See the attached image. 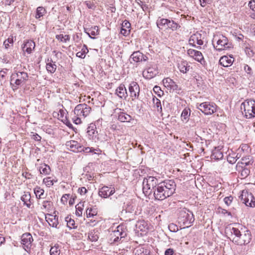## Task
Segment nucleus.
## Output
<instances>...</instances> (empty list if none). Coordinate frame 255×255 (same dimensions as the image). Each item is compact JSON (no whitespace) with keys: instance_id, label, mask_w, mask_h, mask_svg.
Listing matches in <instances>:
<instances>
[{"instance_id":"obj_28","label":"nucleus","mask_w":255,"mask_h":255,"mask_svg":"<svg viewBox=\"0 0 255 255\" xmlns=\"http://www.w3.org/2000/svg\"><path fill=\"white\" fill-rule=\"evenodd\" d=\"M178 68L183 73H186L190 69V66L186 61H181L178 64Z\"/></svg>"},{"instance_id":"obj_62","label":"nucleus","mask_w":255,"mask_h":255,"mask_svg":"<svg viewBox=\"0 0 255 255\" xmlns=\"http://www.w3.org/2000/svg\"><path fill=\"white\" fill-rule=\"evenodd\" d=\"M81 116H77L75 115L72 118L73 122L76 125H78L81 123Z\"/></svg>"},{"instance_id":"obj_16","label":"nucleus","mask_w":255,"mask_h":255,"mask_svg":"<svg viewBox=\"0 0 255 255\" xmlns=\"http://www.w3.org/2000/svg\"><path fill=\"white\" fill-rule=\"evenodd\" d=\"M158 73L157 66L154 65L144 70L142 72V75L145 79H151L154 77Z\"/></svg>"},{"instance_id":"obj_40","label":"nucleus","mask_w":255,"mask_h":255,"mask_svg":"<svg viewBox=\"0 0 255 255\" xmlns=\"http://www.w3.org/2000/svg\"><path fill=\"white\" fill-rule=\"evenodd\" d=\"M89 52L87 46L86 45H84L83 46L81 51L78 52L76 53L77 57H78L81 58H84L86 56V54H87Z\"/></svg>"},{"instance_id":"obj_1","label":"nucleus","mask_w":255,"mask_h":255,"mask_svg":"<svg viewBox=\"0 0 255 255\" xmlns=\"http://www.w3.org/2000/svg\"><path fill=\"white\" fill-rule=\"evenodd\" d=\"M225 233L227 237L238 245H245L250 243L252 239L251 232L249 230L241 232L238 228L229 226L225 229Z\"/></svg>"},{"instance_id":"obj_8","label":"nucleus","mask_w":255,"mask_h":255,"mask_svg":"<svg viewBox=\"0 0 255 255\" xmlns=\"http://www.w3.org/2000/svg\"><path fill=\"white\" fill-rule=\"evenodd\" d=\"M196 108L206 115H210L216 112V105L214 103L205 102L197 103Z\"/></svg>"},{"instance_id":"obj_11","label":"nucleus","mask_w":255,"mask_h":255,"mask_svg":"<svg viewBox=\"0 0 255 255\" xmlns=\"http://www.w3.org/2000/svg\"><path fill=\"white\" fill-rule=\"evenodd\" d=\"M240 198L241 201L246 206L251 207L255 206V198L251 193L248 191H243Z\"/></svg>"},{"instance_id":"obj_9","label":"nucleus","mask_w":255,"mask_h":255,"mask_svg":"<svg viewBox=\"0 0 255 255\" xmlns=\"http://www.w3.org/2000/svg\"><path fill=\"white\" fill-rule=\"evenodd\" d=\"M159 184H160L163 192H164L167 198L171 196L175 193L176 184L174 180H164V181L160 182Z\"/></svg>"},{"instance_id":"obj_17","label":"nucleus","mask_w":255,"mask_h":255,"mask_svg":"<svg viewBox=\"0 0 255 255\" xmlns=\"http://www.w3.org/2000/svg\"><path fill=\"white\" fill-rule=\"evenodd\" d=\"M152 194H153L155 200L161 201L167 198L164 192H163L160 184H158L157 186L154 188Z\"/></svg>"},{"instance_id":"obj_64","label":"nucleus","mask_w":255,"mask_h":255,"mask_svg":"<svg viewBox=\"0 0 255 255\" xmlns=\"http://www.w3.org/2000/svg\"><path fill=\"white\" fill-rule=\"evenodd\" d=\"M249 6L250 7V9L252 10L253 11H255V0H252L249 1Z\"/></svg>"},{"instance_id":"obj_44","label":"nucleus","mask_w":255,"mask_h":255,"mask_svg":"<svg viewBox=\"0 0 255 255\" xmlns=\"http://www.w3.org/2000/svg\"><path fill=\"white\" fill-rule=\"evenodd\" d=\"M152 101L154 108H156L158 111L161 112L162 108L160 101L155 97L153 98Z\"/></svg>"},{"instance_id":"obj_23","label":"nucleus","mask_w":255,"mask_h":255,"mask_svg":"<svg viewBox=\"0 0 255 255\" xmlns=\"http://www.w3.org/2000/svg\"><path fill=\"white\" fill-rule=\"evenodd\" d=\"M66 145L67 147H69L73 152H81V145L77 141L70 140L67 141L66 143Z\"/></svg>"},{"instance_id":"obj_14","label":"nucleus","mask_w":255,"mask_h":255,"mask_svg":"<svg viewBox=\"0 0 255 255\" xmlns=\"http://www.w3.org/2000/svg\"><path fill=\"white\" fill-rule=\"evenodd\" d=\"M115 192V189L114 187L104 186L102 188H99L98 194L102 198H107L114 194Z\"/></svg>"},{"instance_id":"obj_5","label":"nucleus","mask_w":255,"mask_h":255,"mask_svg":"<svg viewBox=\"0 0 255 255\" xmlns=\"http://www.w3.org/2000/svg\"><path fill=\"white\" fill-rule=\"evenodd\" d=\"M127 232L123 226H118L117 230L112 232L110 235L109 242L111 244H116L123 241L127 236Z\"/></svg>"},{"instance_id":"obj_55","label":"nucleus","mask_w":255,"mask_h":255,"mask_svg":"<svg viewBox=\"0 0 255 255\" xmlns=\"http://www.w3.org/2000/svg\"><path fill=\"white\" fill-rule=\"evenodd\" d=\"M169 230L172 232H176L178 231L177 226L173 223L170 224L168 226Z\"/></svg>"},{"instance_id":"obj_49","label":"nucleus","mask_w":255,"mask_h":255,"mask_svg":"<svg viewBox=\"0 0 255 255\" xmlns=\"http://www.w3.org/2000/svg\"><path fill=\"white\" fill-rule=\"evenodd\" d=\"M81 148H82L81 152L83 151L86 153H90V152H94L95 150H96V151L99 150V149H95L93 147H85L83 146H81Z\"/></svg>"},{"instance_id":"obj_42","label":"nucleus","mask_w":255,"mask_h":255,"mask_svg":"<svg viewBox=\"0 0 255 255\" xmlns=\"http://www.w3.org/2000/svg\"><path fill=\"white\" fill-rule=\"evenodd\" d=\"M50 167L44 164L40 166L39 168V171L41 174H43L45 175L49 174L50 172Z\"/></svg>"},{"instance_id":"obj_57","label":"nucleus","mask_w":255,"mask_h":255,"mask_svg":"<svg viewBox=\"0 0 255 255\" xmlns=\"http://www.w3.org/2000/svg\"><path fill=\"white\" fill-rule=\"evenodd\" d=\"M153 91L159 96H161V95L163 94V92L161 90L160 88L157 86L154 87Z\"/></svg>"},{"instance_id":"obj_53","label":"nucleus","mask_w":255,"mask_h":255,"mask_svg":"<svg viewBox=\"0 0 255 255\" xmlns=\"http://www.w3.org/2000/svg\"><path fill=\"white\" fill-rule=\"evenodd\" d=\"M81 203L78 204L76 206V216L80 217L82 216L83 208L81 207Z\"/></svg>"},{"instance_id":"obj_41","label":"nucleus","mask_w":255,"mask_h":255,"mask_svg":"<svg viewBox=\"0 0 255 255\" xmlns=\"http://www.w3.org/2000/svg\"><path fill=\"white\" fill-rule=\"evenodd\" d=\"M46 10L42 6H39L36 9L35 18L38 19L43 16L45 13Z\"/></svg>"},{"instance_id":"obj_35","label":"nucleus","mask_w":255,"mask_h":255,"mask_svg":"<svg viewBox=\"0 0 255 255\" xmlns=\"http://www.w3.org/2000/svg\"><path fill=\"white\" fill-rule=\"evenodd\" d=\"M134 255H151L150 251L145 248L139 247L137 248L135 252Z\"/></svg>"},{"instance_id":"obj_50","label":"nucleus","mask_w":255,"mask_h":255,"mask_svg":"<svg viewBox=\"0 0 255 255\" xmlns=\"http://www.w3.org/2000/svg\"><path fill=\"white\" fill-rule=\"evenodd\" d=\"M241 167L243 168L241 171V175L244 177H247L250 173V170L245 166H242Z\"/></svg>"},{"instance_id":"obj_36","label":"nucleus","mask_w":255,"mask_h":255,"mask_svg":"<svg viewBox=\"0 0 255 255\" xmlns=\"http://www.w3.org/2000/svg\"><path fill=\"white\" fill-rule=\"evenodd\" d=\"M48 63L46 64L47 70L51 73H54L57 68L56 65L53 62L51 59L50 60L48 59Z\"/></svg>"},{"instance_id":"obj_39","label":"nucleus","mask_w":255,"mask_h":255,"mask_svg":"<svg viewBox=\"0 0 255 255\" xmlns=\"http://www.w3.org/2000/svg\"><path fill=\"white\" fill-rule=\"evenodd\" d=\"M34 193L37 198H43L44 190L39 186H36L34 189Z\"/></svg>"},{"instance_id":"obj_4","label":"nucleus","mask_w":255,"mask_h":255,"mask_svg":"<svg viewBox=\"0 0 255 255\" xmlns=\"http://www.w3.org/2000/svg\"><path fill=\"white\" fill-rule=\"evenodd\" d=\"M158 180L154 176H147L142 182V190L145 195H150L159 184Z\"/></svg>"},{"instance_id":"obj_59","label":"nucleus","mask_w":255,"mask_h":255,"mask_svg":"<svg viewBox=\"0 0 255 255\" xmlns=\"http://www.w3.org/2000/svg\"><path fill=\"white\" fill-rule=\"evenodd\" d=\"M86 214L87 217H94L96 215V212L93 211V209H87L86 211Z\"/></svg>"},{"instance_id":"obj_29","label":"nucleus","mask_w":255,"mask_h":255,"mask_svg":"<svg viewBox=\"0 0 255 255\" xmlns=\"http://www.w3.org/2000/svg\"><path fill=\"white\" fill-rule=\"evenodd\" d=\"M31 196L29 192L24 193L21 196V200L24 203V205H26L28 208H30L31 206Z\"/></svg>"},{"instance_id":"obj_12","label":"nucleus","mask_w":255,"mask_h":255,"mask_svg":"<svg viewBox=\"0 0 255 255\" xmlns=\"http://www.w3.org/2000/svg\"><path fill=\"white\" fill-rule=\"evenodd\" d=\"M129 96L131 98L132 100L138 99L140 88L137 82L132 81L128 85V87Z\"/></svg>"},{"instance_id":"obj_21","label":"nucleus","mask_w":255,"mask_h":255,"mask_svg":"<svg viewBox=\"0 0 255 255\" xmlns=\"http://www.w3.org/2000/svg\"><path fill=\"white\" fill-rule=\"evenodd\" d=\"M201 34L199 33L192 35L189 40V44L194 47H196L195 43L199 45H203V41L201 39Z\"/></svg>"},{"instance_id":"obj_27","label":"nucleus","mask_w":255,"mask_h":255,"mask_svg":"<svg viewBox=\"0 0 255 255\" xmlns=\"http://www.w3.org/2000/svg\"><path fill=\"white\" fill-rule=\"evenodd\" d=\"M46 221L48 223L50 226L58 228V217L56 216H53L50 214L48 215V217H46Z\"/></svg>"},{"instance_id":"obj_26","label":"nucleus","mask_w":255,"mask_h":255,"mask_svg":"<svg viewBox=\"0 0 255 255\" xmlns=\"http://www.w3.org/2000/svg\"><path fill=\"white\" fill-rule=\"evenodd\" d=\"M87 133L89 137L93 140L97 138L98 131L95 125H91L87 128Z\"/></svg>"},{"instance_id":"obj_54","label":"nucleus","mask_w":255,"mask_h":255,"mask_svg":"<svg viewBox=\"0 0 255 255\" xmlns=\"http://www.w3.org/2000/svg\"><path fill=\"white\" fill-rule=\"evenodd\" d=\"M84 3L86 5V6L88 7L89 9H95L96 7V5L93 2H92L91 1H85L84 2Z\"/></svg>"},{"instance_id":"obj_48","label":"nucleus","mask_w":255,"mask_h":255,"mask_svg":"<svg viewBox=\"0 0 255 255\" xmlns=\"http://www.w3.org/2000/svg\"><path fill=\"white\" fill-rule=\"evenodd\" d=\"M237 156H235V154L234 153L232 155H229L227 157V161L231 164L235 163L237 161Z\"/></svg>"},{"instance_id":"obj_45","label":"nucleus","mask_w":255,"mask_h":255,"mask_svg":"<svg viewBox=\"0 0 255 255\" xmlns=\"http://www.w3.org/2000/svg\"><path fill=\"white\" fill-rule=\"evenodd\" d=\"M50 255H60V250L58 246L55 245L52 247L50 250Z\"/></svg>"},{"instance_id":"obj_20","label":"nucleus","mask_w":255,"mask_h":255,"mask_svg":"<svg viewBox=\"0 0 255 255\" xmlns=\"http://www.w3.org/2000/svg\"><path fill=\"white\" fill-rule=\"evenodd\" d=\"M115 94L117 95L120 99L126 100L128 96L127 89L123 84H121L117 88L115 92Z\"/></svg>"},{"instance_id":"obj_22","label":"nucleus","mask_w":255,"mask_h":255,"mask_svg":"<svg viewBox=\"0 0 255 255\" xmlns=\"http://www.w3.org/2000/svg\"><path fill=\"white\" fill-rule=\"evenodd\" d=\"M35 42L33 40H28L24 43L22 46V48L24 52L30 54L35 48Z\"/></svg>"},{"instance_id":"obj_3","label":"nucleus","mask_w":255,"mask_h":255,"mask_svg":"<svg viewBox=\"0 0 255 255\" xmlns=\"http://www.w3.org/2000/svg\"><path fill=\"white\" fill-rule=\"evenodd\" d=\"M28 74L24 72L13 73L11 76L10 85L13 91L24 85L28 80Z\"/></svg>"},{"instance_id":"obj_33","label":"nucleus","mask_w":255,"mask_h":255,"mask_svg":"<svg viewBox=\"0 0 255 255\" xmlns=\"http://www.w3.org/2000/svg\"><path fill=\"white\" fill-rule=\"evenodd\" d=\"M180 27V25L172 19H168L167 29H170L172 31L177 30Z\"/></svg>"},{"instance_id":"obj_30","label":"nucleus","mask_w":255,"mask_h":255,"mask_svg":"<svg viewBox=\"0 0 255 255\" xmlns=\"http://www.w3.org/2000/svg\"><path fill=\"white\" fill-rule=\"evenodd\" d=\"M118 120L121 122H129L132 120V117L124 112H120L118 115Z\"/></svg>"},{"instance_id":"obj_34","label":"nucleus","mask_w":255,"mask_h":255,"mask_svg":"<svg viewBox=\"0 0 255 255\" xmlns=\"http://www.w3.org/2000/svg\"><path fill=\"white\" fill-rule=\"evenodd\" d=\"M169 19L167 18H160L157 20L156 24L160 29L166 28L168 24Z\"/></svg>"},{"instance_id":"obj_18","label":"nucleus","mask_w":255,"mask_h":255,"mask_svg":"<svg viewBox=\"0 0 255 255\" xmlns=\"http://www.w3.org/2000/svg\"><path fill=\"white\" fill-rule=\"evenodd\" d=\"M130 59H132L134 62L137 63L147 61L148 57L139 51H136L133 52L130 55Z\"/></svg>"},{"instance_id":"obj_24","label":"nucleus","mask_w":255,"mask_h":255,"mask_svg":"<svg viewBox=\"0 0 255 255\" xmlns=\"http://www.w3.org/2000/svg\"><path fill=\"white\" fill-rule=\"evenodd\" d=\"M234 60V58L233 56H230L229 57L227 56H222L220 60V64L225 67H227L231 66Z\"/></svg>"},{"instance_id":"obj_2","label":"nucleus","mask_w":255,"mask_h":255,"mask_svg":"<svg viewBox=\"0 0 255 255\" xmlns=\"http://www.w3.org/2000/svg\"><path fill=\"white\" fill-rule=\"evenodd\" d=\"M193 213L187 208L180 209L178 211V223L182 228L190 227L194 222Z\"/></svg>"},{"instance_id":"obj_58","label":"nucleus","mask_w":255,"mask_h":255,"mask_svg":"<svg viewBox=\"0 0 255 255\" xmlns=\"http://www.w3.org/2000/svg\"><path fill=\"white\" fill-rule=\"evenodd\" d=\"M244 50H245V51L246 54L248 56L251 57L254 55V53L253 50L251 49V46L248 47H246V48H244Z\"/></svg>"},{"instance_id":"obj_52","label":"nucleus","mask_w":255,"mask_h":255,"mask_svg":"<svg viewBox=\"0 0 255 255\" xmlns=\"http://www.w3.org/2000/svg\"><path fill=\"white\" fill-rule=\"evenodd\" d=\"M147 224L144 221H139L137 223L136 226L141 230L143 231L146 227Z\"/></svg>"},{"instance_id":"obj_7","label":"nucleus","mask_w":255,"mask_h":255,"mask_svg":"<svg viewBox=\"0 0 255 255\" xmlns=\"http://www.w3.org/2000/svg\"><path fill=\"white\" fill-rule=\"evenodd\" d=\"M215 41L217 43L216 49L219 51L228 49L232 46V43L228 42V38L223 35L214 36L213 42Z\"/></svg>"},{"instance_id":"obj_46","label":"nucleus","mask_w":255,"mask_h":255,"mask_svg":"<svg viewBox=\"0 0 255 255\" xmlns=\"http://www.w3.org/2000/svg\"><path fill=\"white\" fill-rule=\"evenodd\" d=\"M43 183H44L48 187H50L54 184V183L57 182V180L51 179V177H48L45 178L43 180Z\"/></svg>"},{"instance_id":"obj_13","label":"nucleus","mask_w":255,"mask_h":255,"mask_svg":"<svg viewBox=\"0 0 255 255\" xmlns=\"http://www.w3.org/2000/svg\"><path fill=\"white\" fill-rule=\"evenodd\" d=\"M33 241L32 235L29 233H24L21 237V243L23 249L27 252L30 249Z\"/></svg>"},{"instance_id":"obj_51","label":"nucleus","mask_w":255,"mask_h":255,"mask_svg":"<svg viewBox=\"0 0 255 255\" xmlns=\"http://www.w3.org/2000/svg\"><path fill=\"white\" fill-rule=\"evenodd\" d=\"M13 43V37H8L6 40L3 42V45L5 48L7 49L9 47V44H12Z\"/></svg>"},{"instance_id":"obj_63","label":"nucleus","mask_w":255,"mask_h":255,"mask_svg":"<svg viewBox=\"0 0 255 255\" xmlns=\"http://www.w3.org/2000/svg\"><path fill=\"white\" fill-rule=\"evenodd\" d=\"M70 196V195L69 194H66L63 195L61 199V202L64 204H66L67 202V200Z\"/></svg>"},{"instance_id":"obj_32","label":"nucleus","mask_w":255,"mask_h":255,"mask_svg":"<svg viewBox=\"0 0 255 255\" xmlns=\"http://www.w3.org/2000/svg\"><path fill=\"white\" fill-rule=\"evenodd\" d=\"M223 152L219 149L215 148L212 151L211 158L215 160H219L223 158Z\"/></svg>"},{"instance_id":"obj_15","label":"nucleus","mask_w":255,"mask_h":255,"mask_svg":"<svg viewBox=\"0 0 255 255\" xmlns=\"http://www.w3.org/2000/svg\"><path fill=\"white\" fill-rule=\"evenodd\" d=\"M162 82L164 86L170 90V92L171 91H176L177 92L181 90L176 83L169 78H164Z\"/></svg>"},{"instance_id":"obj_60","label":"nucleus","mask_w":255,"mask_h":255,"mask_svg":"<svg viewBox=\"0 0 255 255\" xmlns=\"http://www.w3.org/2000/svg\"><path fill=\"white\" fill-rule=\"evenodd\" d=\"M200 2V5L202 7H205L207 4H211L212 3V0H199Z\"/></svg>"},{"instance_id":"obj_47","label":"nucleus","mask_w":255,"mask_h":255,"mask_svg":"<svg viewBox=\"0 0 255 255\" xmlns=\"http://www.w3.org/2000/svg\"><path fill=\"white\" fill-rule=\"evenodd\" d=\"M251 160H250L249 158L247 157H243L242 158V161L241 163L238 162L237 164V166L240 167L242 166L240 164L242 165H245V166L246 167L247 165H249L251 164Z\"/></svg>"},{"instance_id":"obj_31","label":"nucleus","mask_w":255,"mask_h":255,"mask_svg":"<svg viewBox=\"0 0 255 255\" xmlns=\"http://www.w3.org/2000/svg\"><path fill=\"white\" fill-rule=\"evenodd\" d=\"M42 206L41 207V210H45V211H50L52 209L53 203L52 202L49 200H45L41 203Z\"/></svg>"},{"instance_id":"obj_10","label":"nucleus","mask_w":255,"mask_h":255,"mask_svg":"<svg viewBox=\"0 0 255 255\" xmlns=\"http://www.w3.org/2000/svg\"><path fill=\"white\" fill-rule=\"evenodd\" d=\"M91 111V108L86 104H81L77 105L75 108L74 113L77 116L84 118L88 116Z\"/></svg>"},{"instance_id":"obj_38","label":"nucleus","mask_w":255,"mask_h":255,"mask_svg":"<svg viewBox=\"0 0 255 255\" xmlns=\"http://www.w3.org/2000/svg\"><path fill=\"white\" fill-rule=\"evenodd\" d=\"M65 221L67 222V227L70 229L76 228L77 226H75V221L71 218L70 216H68L65 218Z\"/></svg>"},{"instance_id":"obj_37","label":"nucleus","mask_w":255,"mask_h":255,"mask_svg":"<svg viewBox=\"0 0 255 255\" xmlns=\"http://www.w3.org/2000/svg\"><path fill=\"white\" fill-rule=\"evenodd\" d=\"M190 110L189 108H185L181 115V120L182 121L187 122L188 121L189 118L190 116Z\"/></svg>"},{"instance_id":"obj_6","label":"nucleus","mask_w":255,"mask_h":255,"mask_svg":"<svg viewBox=\"0 0 255 255\" xmlns=\"http://www.w3.org/2000/svg\"><path fill=\"white\" fill-rule=\"evenodd\" d=\"M241 110H244L245 116L248 119L255 117V101L247 100L241 104Z\"/></svg>"},{"instance_id":"obj_43","label":"nucleus","mask_w":255,"mask_h":255,"mask_svg":"<svg viewBox=\"0 0 255 255\" xmlns=\"http://www.w3.org/2000/svg\"><path fill=\"white\" fill-rule=\"evenodd\" d=\"M88 238L89 240L92 242H96L99 239L97 231L95 230L91 231L89 233Z\"/></svg>"},{"instance_id":"obj_25","label":"nucleus","mask_w":255,"mask_h":255,"mask_svg":"<svg viewBox=\"0 0 255 255\" xmlns=\"http://www.w3.org/2000/svg\"><path fill=\"white\" fill-rule=\"evenodd\" d=\"M85 32L91 38L94 39L95 37L92 36H96L99 34V27L97 26H92L90 28H85Z\"/></svg>"},{"instance_id":"obj_56","label":"nucleus","mask_w":255,"mask_h":255,"mask_svg":"<svg viewBox=\"0 0 255 255\" xmlns=\"http://www.w3.org/2000/svg\"><path fill=\"white\" fill-rule=\"evenodd\" d=\"M233 197L232 196H230L228 197H226L224 199V201L225 203L227 206H230L231 204V203L233 201Z\"/></svg>"},{"instance_id":"obj_19","label":"nucleus","mask_w":255,"mask_h":255,"mask_svg":"<svg viewBox=\"0 0 255 255\" xmlns=\"http://www.w3.org/2000/svg\"><path fill=\"white\" fill-rule=\"evenodd\" d=\"M187 54L191 57L193 58L195 60L202 63V62L204 61V57L202 53L199 51L189 49L187 50Z\"/></svg>"},{"instance_id":"obj_61","label":"nucleus","mask_w":255,"mask_h":255,"mask_svg":"<svg viewBox=\"0 0 255 255\" xmlns=\"http://www.w3.org/2000/svg\"><path fill=\"white\" fill-rule=\"evenodd\" d=\"M244 70L248 75H249L250 76L253 75L252 69L249 65L247 64L245 65Z\"/></svg>"}]
</instances>
